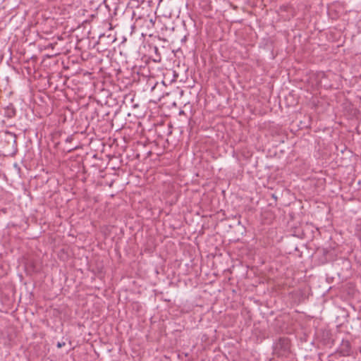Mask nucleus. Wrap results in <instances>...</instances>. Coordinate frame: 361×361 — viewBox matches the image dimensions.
<instances>
[{
  "label": "nucleus",
  "instance_id": "3",
  "mask_svg": "<svg viewBox=\"0 0 361 361\" xmlns=\"http://www.w3.org/2000/svg\"><path fill=\"white\" fill-rule=\"evenodd\" d=\"M7 134L11 136V137L13 138V142H16V135L15 134L12 133H9L8 132Z\"/></svg>",
  "mask_w": 361,
  "mask_h": 361
},
{
  "label": "nucleus",
  "instance_id": "4",
  "mask_svg": "<svg viewBox=\"0 0 361 361\" xmlns=\"http://www.w3.org/2000/svg\"><path fill=\"white\" fill-rule=\"evenodd\" d=\"M64 345H65V343H60V342H59V343H57V347H58V348H61V347H62V346H63Z\"/></svg>",
  "mask_w": 361,
  "mask_h": 361
},
{
  "label": "nucleus",
  "instance_id": "1",
  "mask_svg": "<svg viewBox=\"0 0 361 361\" xmlns=\"http://www.w3.org/2000/svg\"><path fill=\"white\" fill-rule=\"evenodd\" d=\"M290 340L288 337H279L273 344V354L279 357H287L291 353Z\"/></svg>",
  "mask_w": 361,
  "mask_h": 361
},
{
  "label": "nucleus",
  "instance_id": "5",
  "mask_svg": "<svg viewBox=\"0 0 361 361\" xmlns=\"http://www.w3.org/2000/svg\"><path fill=\"white\" fill-rule=\"evenodd\" d=\"M71 139H72L71 137H68L66 139V141H67V142H68V141H70Z\"/></svg>",
  "mask_w": 361,
  "mask_h": 361
},
{
  "label": "nucleus",
  "instance_id": "2",
  "mask_svg": "<svg viewBox=\"0 0 361 361\" xmlns=\"http://www.w3.org/2000/svg\"><path fill=\"white\" fill-rule=\"evenodd\" d=\"M343 356H349L351 354V345L348 340H343L338 350Z\"/></svg>",
  "mask_w": 361,
  "mask_h": 361
}]
</instances>
